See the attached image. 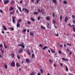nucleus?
Listing matches in <instances>:
<instances>
[{
  "mask_svg": "<svg viewBox=\"0 0 75 75\" xmlns=\"http://www.w3.org/2000/svg\"><path fill=\"white\" fill-rule=\"evenodd\" d=\"M26 61L27 63H28V62H30V60L29 59H26Z\"/></svg>",
  "mask_w": 75,
  "mask_h": 75,
  "instance_id": "18",
  "label": "nucleus"
},
{
  "mask_svg": "<svg viewBox=\"0 0 75 75\" xmlns=\"http://www.w3.org/2000/svg\"><path fill=\"white\" fill-rule=\"evenodd\" d=\"M73 23L74 24H75V20L73 21Z\"/></svg>",
  "mask_w": 75,
  "mask_h": 75,
  "instance_id": "55",
  "label": "nucleus"
},
{
  "mask_svg": "<svg viewBox=\"0 0 75 75\" xmlns=\"http://www.w3.org/2000/svg\"><path fill=\"white\" fill-rule=\"evenodd\" d=\"M28 24H31V23L30 22H28Z\"/></svg>",
  "mask_w": 75,
  "mask_h": 75,
  "instance_id": "60",
  "label": "nucleus"
},
{
  "mask_svg": "<svg viewBox=\"0 0 75 75\" xmlns=\"http://www.w3.org/2000/svg\"><path fill=\"white\" fill-rule=\"evenodd\" d=\"M49 62H50V64H52V62H53V60H51V59H49Z\"/></svg>",
  "mask_w": 75,
  "mask_h": 75,
  "instance_id": "9",
  "label": "nucleus"
},
{
  "mask_svg": "<svg viewBox=\"0 0 75 75\" xmlns=\"http://www.w3.org/2000/svg\"><path fill=\"white\" fill-rule=\"evenodd\" d=\"M1 52H2V54H3L4 53V51H3V50H2V49H1Z\"/></svg>",
  "mask_w": 75,
  "mask_h": 75,
  "instance_id": "45",
  "label": "nucleus"
},
{
  "mask_svg": "<svg viewBox=\"0 0 75 75\" xmlns=\"http://www.w3.org/2000/svg\"><path fill=\"white\" fill-rule=\"evenodd\" d=\"M41 28H42V29H44V30H45V27H44L42 26H41Z\"/></svg>",
  "mask_w": 75,
  "mask_h": 75,
  "instance_id": "28",
  "label": "nucleus"
},
{
  "mask_svg": "<svg viewBox=\"0 0 75 75\" xmlns=\"http://www.w3.org/2000/svg\"><path fill=\"white\" fill-rule=\"evenodd\" d=\"M10 29L12 30V31H13L14 29L13 28H10Z\"/></svg>",
  "mask_w": 75,
  "mask_h": 75,
  "instance_id": "43",
  "label": "nucleus"
},
{
  "mask_svg": "<svg viewBox=\"0 0 75 75\" xmlns=\"http://www.w3.org/2000/svg\"><path fill=\"white\" fill-rule=\"evenodd\" d=\"M15 19H16V17L15 16H13V23H15Z\"/></svg>",
  "mask_w": 75,
  "mask_h": 75,
  "instance_id": "4",
  "label": "nucleus"
},
{
  "mask_svg": "<svg viewBox=\"0 0 75 75\" xmlns=\"http://www.w3.org/2000/svg\"><path fill=\"white\" fill-rule=\"evenodd\" d=\"M40 1V0H37V1H36L37 3H39V2Z\"/></svg>",
  "mask_w": 75,
  "mask_h": 75,
  "instance_id": "42",
  "label": "nucleus"
},
{
  "mask_svg": "<svg viewBox=\"0 0 75 75\" xmlns=\"http://www.w3.org/2000/svg\"><path fill=\"white\" fill-rule=\"evenodd\" d=\"M52 1L53 3H57V0H52Z\"/></svg>",
  "mask_w": 75,
  "mask_h": 75,
  "instance_id": "35",
  "label": "nucleus"
},
{
  "mask_svg": "<svg viewBox=\"0 0 75 75\" xmlns=\"http://www.w3.org/2000/svg\"><path fill=\"white\" fill-rule=\"evenodd\" d=\"M10 56L12 58H13L14 57V53L11 54H10Z\"/></svg>",
  "mask_w": 75,
  "mask_h": 75,
  "instance_id": "3",
  "label": "nucleus"
},
{
  "mask_svg": "<svg viewBox=\"0 0 75 75\" xmlns=\"http://www.w3.org/2000/svg\"><path fill=\"white\" fill-rule=\"evenodd\" d=\"M14 11H12L10 13V14L11 15H12V14H14Z\"/></svg>",
  "mask_w": 75,
  "mask_h": 75,
  "instance_id": "12",
  "label": "nucleus"
},
{
  "mask_svg": "<svg viewBox=\"0 0 75 75\" xmlns=\"http://www.w3.org/2000/svg\"><path fill=\"white\" fill-rule=\"evenodd\" d=\"M73 30L75 32V27H74L73 28Z\"/></svg>",
  "mask_w": 75,
  "mask_h": 75,
  "instance_id": "53",
  "label": "nucleus"
},
{
  "mask_svg": "<svg viewBox=\"0 0 75 75\" xmlns=\"http://www.w3.org/2000/svg\"><path fill=\"white\" fill-rule=\"evenodd\" d=\"M63 3L66 4H67V1H64L63 2Z\"/></svg>",
  "mask_w": 75,
  "mask_h": 75,
  "instance_id": "30",
  "label": "nucleus"
},
{
  "mask_svg": "<svg viewBox=\"0 0 75 75\" xmlns=\"http://www.w3.org/2000/svg\"><path fill=\"white\" fill-rule=\"evenodd\" d=\"M21 20L19 19L18 20V22H17V23H21Z\"/></svg>",
  "mask_w": 75,
  "mask_h": 75,
  "instance_id": "33",
  "label": "nucleus"
},
{
  "mask_svg": "<svg viewBox=\"0 0 75 75\" xmlns=\"http://www.w3.org/2000/svg\"><path fill=\"white\" fill-rule=\"evenodd\" d=\"M25 10L27 13H28L29 12V10L27 9L26 8H25Z\"/></svg>",
  "mask_w": 75,
  "mask_h": 75,
  "instance_id": "13",
  "label": "nucleus"
},
{
  "mask_svg": "<svg viewBox=\"0 0 75 75\" xmlns=\"http://www.w3.org/2000/svg\"><path fill=\"white\" fill-rule=\"evenodd\" d=\"M46 19L47 20H50V18L49 17V16H47V17H46Z\"/></svg>",
  "mask_w": 75,
  "mask_h": 75,
  "instance_id": "27",
  "label": "nucleus"
},
{
  "mask_svg": "<svg viewBox=\"0 0 75 75\" xmlns=\"http://www.w3.org/2000/svg\"><path fill=\"white\" fill-rule=\"evenodd\" d=\"M34 54H32V58H34Z\"/></svg>",
  "mask_w": 75,
  "mask_h": 75,
  "instance_id": "34",
  "label": "nucleus"
},
{
  "mask_svg": "<svg viewBox=\"0 0 75 75\" xmlns=\"http://www.w3.org/2000/svg\"><path fill=\"white\" fill-rule=\"evenodd\" d=\"M47 25H48V26H50V23H47Z\"/></svg>",
  "mask_w": 75,
  "mask_h": 75,
  "instance_id": "59",
  "label": "nucleus"
},
{
  "mask_svg": "<svg viewBox=\"0 0 75 75\" xmlns=\"http://www.w3.org/2000/svg\"><path fill=\"white\" fill-rule=\"evenodd\" d=\"M67 45L68 46H72V45H71V44H70L67 43Z\"/></svg>",
  "mask_w": 75,
  "mask_h": 75,
  "instance_id": "37",
  "label": "nucleus"
},
{
  "mask_svg": "<svg viewBox=\"0 0 75 75\" xmlns=\"http://www.w3.org/2000/svg\"><path fill=\"white\" fill-rule=\"evenodd\" d=\"M38 13V12H34V14H35V15H37Z\"/></svg>",
  "mask_w": 75,
  "mask_h": 75,
  "instance_id": "19",
  "label": "nucleus"
},
{
  "mask_svg": "<svg viewBox=\"0 0 75 75\" xmlns=\"http://www.w3.org/2000/svg\"><path fill=\"white\" fill-rule=\"evenodd\" d=\"M39 47H43V45H42L41 44H40L39 45Z\"/></svg>",
  "mask_w": 75,
  "mask_h": 75,
  "instance_id": "38",
  "label": "nucleus"
},
{
  "mask_svg": "<svg viewBox=\"0 0 75 75\" xmlns=\"http://www.w3.org/2000/svg\"><path fill=\"white\" fill-rule=\"evenodd\" d=\"M14 3H15L14 1H11V4H13Z\"/></svg>",
  "mask_w": 75,
  "mask_h": 75,
  "instance_id": "36",
  "label": "nucleus"
},
{
  "mask_svg": "<svg viewBox=\"0 0 75 75\" xmlns=\"http://www.w3.org/2000/svg\"><path fill=\"white\" fill-rule=\"evenodd\" d=\"M16 13L17 14H19V12H18V11L17 9L16 11Z\"/></svg>",
  "mask_w": 75,
  "mask_h": 75,
  "instance_id": "39",
  "label": "nucleus"
},
{
  "mask_svg": "<svg viewBox=\"0 0 75 75\" xmlns=\"http://www.w3.org/2000/svg\"><path fill=\"white\" fill-rule=\"evenodd\" d=\"M22 31L23 32H26V31H27V29H25L23 30Z\"/></svg>",
  "mask_w": 75,
  "mask_h": 75,
  "instance_id": "32",
  "label": "nucleus"
},
{
  "mask_svg": "<svg viewBox=\"0 0 75 75\" xmlns=\"http://www.w3.org/2000/svg\"><path fill=\"white\" fill-rule=\"evenodd\" d=\"M11 67H15V62L13 61L11 63Z\"/></svg>",
  "mask_w": 75,
  "mask_h": 75,
  "instance_id": "1",
  "label": "nucleus"
},
{
  "mask_svg": "<svg viewBox=\"0 0 75 75\" xmlns=\"http://www.w3.org/2000/svg\"><path fill=\"white\" fill-rule=\"evenodd\" d=\"M18 9L21 12H22V11H21V7H18Z\"/></svg>",
  "mask_w": 75,
  "mask_h": 75,
  "instance_id": "22",
  "label": "nucleus"
},
{
  "mask_svg": "<svg viewBox=\"0 0 75 75\" xmlns=\"http://www.w3.org/2000/svg\"><path fill=\"white\" fill-rule=\"evenodd\" d=\"M58 35H59V34L58 33H57L56 35L55 36H57V37L58 36Z\"/></svg>",
  "mask_w": 75,
  "mask_h": 75,
  "instance_id": "50",
  "label": "nucleus"
},
{
  "mask_svg": "<svg viewBox=\"0 0 75 75\" xmlns=\"http://www.w3.org/2000/svg\"><path fill=\"white\" fill-rule=\"evenodd\" d=\"M24 45V43H22L20 45H18V46H19V47H22V45Z\"/></svg>",
  "mask_w": 75,
  "mask_h": 75,
  "instance_id": "11",
  "label": "nucleus"
},
{
  "mask_svg": "<svg viewBox=\"0 0 75 75\" xmlns=\"http://www.w3.org/2000/svg\"><path fill=\"white\" fill-rule=\"evenodd\" d=\"M66 71L67 72H68V68L67 66H66Z\"/></svg>",
  "mask_w": 75,
  "mask_h": 75,
  "instance_id": "26",
  "label": "nucleus"
},
{
  "mask_svg": "<svg viewBox=\"0 0 75 75\" xmlns=\"http://www.w3.org/2000/svg\"><path fill=\"white\" fill-rule=\"evenodd\" d=\"M17 57H18V59H20V57L19 56H18V55L17 56Z\"/></svg>",
  "mask_w": 75,
  "mask_h": 75,
  "instance_id": "56",
  "label": "nucleus"
},
{
  "mask_svg": "<svg viewBox=\"0 0 75 75\" xmlns=\"http://www.w3.org/2000/svg\"><path fill=\"white\" fill-rule=\"evenodd\" d=\"M4 67L5 69H7V64H5Z\"/></svg>",
  "mask_w": 75,
  "mask_h": 75,
  "instance_id": "24",
  "label": "nucleus"
},
{
  "mask_svg": "<svg viewBox=\"0 0 75 75\" xmlns=\"http://www.w3.org/2000/svg\"><path fill=\"white\" fill-rule=\"evenodd\" d=\"M47 48H48V46H45L42 48V49L43 50H45Z\"/></svg>",
  "mask_w": 75,
  "mask_h": 75,
  "instance_id": "17",
  "label": "nucleus"
},
{
  "mask_svg": "<svg viewBox=\"0 0 75 75\" xmlns=\"http://www.w3.org/2000/svg\"><path fill=\"white\" fill-rule=\"evenodd\" d=\"M4 30H7V28L5 26H4L3 27Z\"/></svg>",
  "mask_w": 75,
  "mask_h": 75,
  "instance_id": "10",
  "label": "nucleus"
},
{
  "mask_svg": "<svg viewBox=\"0 0 75 75\" xmlns=\"http://www.w3.org/2000/svg\"><path fill=\"white\" fill-rule=\"evenodd\" d=\"M37 75H41V74L40 73H38L37 74Z\"/></svg>",
  "mask_w": 75,
  "mask_h": 75,
  "instance_id": "64",
  "label": "nucleus"
},
{
  "mask_svg": "<svg viewBox=\"0 0 75 75\" xmlns=\"http://www.w3.org/2000/svg\"><path fill=\"white\" fill-rule=\"evenodd\" d=\"M0 13H3V11L1 10H0Z\"/></svg>",
  "mask_w": 75,
  "mask_h": 75,
  "instance_id": "58",
  "label": "nucleus"
},
{
  "mask_svg": "<svg viewBox=\"0 0 75 75\" xmlns=\"http://www.w3.org/2000/svg\"><path fill=\"white\" fill-rule=\"evenodd\" d=\"M68 17L66 16L65 17V19L64 20L65 22H67V21H68Z\"/></svg>",
  "mask_w": 75,
  "mask_h": 75,
  "instance_id": "6",
  "label": "nucleus"
},
{
  "mask_svg": "<svg viewBox=\"0 0 75 75\" xmlns=\"http://www.w3.org/2000/svg\"><path fill=\"white\" fill-rule=\"evenodd\" d=\"M53 66L54 67H56V65L55 64H54Z\"/></svg>",
  "mask_w": 75,
  "mask_h": 75,
  "instance_id": "61",
  "label": "nucleus"
},
{
  "mask_svg": "<svg viewBox=\"0 0 75 75\" xmlns=\"http://www.w3.org/2000/svg\"><path fill=\"white\" fill-rule=\"evenodd\" d=\"M14 9V8L12 7H11L10 9H9V11H11V10H13Z\"/></svg>",
  "mask_w": 75,
  "mask_h": 75,
  "instance_id": "23",
  "label": "nucleus"
},
{
  "mask_svg": "<svg viewBox=\"0 0 75 75\" xmlns=\"http://www.w3.org/2000/svg\"><path fill=\"white\" fill-rule=\"evenodd\" d=\"M27 32H28V33H29V32H30V30H29V29H27Z\"/></svg>",
  "mask_w": 75,
  "mask_h": 75,
  "instance_id": "54",
  "label": "nucleus"
},
{
  "mask_svg": "<svg viewBox=\"0 0 75 75\" xmlns=\"http://www.w3.org/2000/svg\"><path fill=\"white\" fill-rule=\"evenodd\" d=\"M25 47L24 46V45H22V47L23 48H24Z\"/></svg>",
  "mask_w": 75,
  "mask_h": 75,
  "instance_id": "52",
  "label": "nucleus"
},
{
  "mask_svg": "<svg viewBox=\"0 0 75 75\" xmlns=\"http://www.w3.org/2000/svg\"><path fill=\"white\" fill-rule=\"evenodd\" d=\"M9 1H10V0H6L5 1H4V4H7V3H9Z\"/></svg>",
  "mask_w": 75,
  "mask_h": 75,
  "instance_id": "2",
  "label": "nucleus"
},
{
  "mask_svg": "<svg viewBox=\"0 0 75 75\" xmlns=\"http://www.w3.org/2000/svg\"><path fill=\"white\" fill-rule=\"evenodd\" d=\"M20 65L18 64V63L16 62V67H18L19 66H20Z\"/></svg>",
  "mask_w": 75,
  "mask_h": 75,
  "instance_id": "15",
  "label": "nucleus"
},
{
  "mask_svg": "<svg viewBox=\"0 0 75 75\" xmlns=\"http://www.w3.org/2000/svg\"><path fill=\"white\" fill-rule=\"evenodd\" d=\"M40 20V17H38V21Z\"/></svg>",
  "mask_w": 75,
  "mask_h": 75,
  "instance_id": "47",
  "label": "nucleus"
},
{
  "mask_svg": "<svg viewBox=\"0 0 75 75\" xmlns=\"http://www.w3.org/2000/svg\"><path fill=\"white\" fill-rule=\"evenodd\" d=\"M60 65L61 66H62L63 65L62 63H60Z\"/></svg>",
  "mask_w": 75,
  "mask_h": 75,
  "instance_id": "57",
  "label": "nucleus"
},
{
  "mask_svg": "<svg viewBox=\"0 0 75 75\" xmlns=\"http://www.w3.org/2000/svg\"><path fill=\"white\" fill-rule=\"evenodd\" d=\"M17 27H20V24L18 22H17Z\"/></svg>",
  "mask_w": 75,
  "mask_h": 75,
  "instance_id": "14",
  "label": "nucleus"
},
{
  "mask_svg": "<svg viewBox=\"0 0 75 75\" xmlns=\"http://www.w3.org/2000/svg\"><path fill=\"white\" fill-rule=\"evenodd\" d=\"M56 23V22L54 20H53L52 21V23L54 24H55Z\"/></svg>",
  "mask_w": 75,
  "mask_h": 75,
  "instance_id": "31",
  "label": "nucleus"
},
{
  "mask_svg": "<svg viewBox=\"0 0 75 75\" xmlns=\"http://www.w3.org/2000/svg\"><path fill=\"white\" fill-rule=\"evenodd\" d=\"M52 16L53 17H55V13H54V12H53V14Z\"/></svg>",
  "mask_w": 75,
  "mask_h": 75,
  "instance_id": "40",
  "label": "nucleus"
},
{
  "mask_svg": "<svg viewBox=\"0 0 75 75\" xmlns=\"http://www.w3.org/2000/svg\"><path fill=\"white\" fill-rule=\"evenodd\" d=\"M32 74L33 75H34L35 74V71H33L32 72Z\"/></svg>",
  "mask_w": 75,
  "mask_h": 75,
  "instance_id": "49",
  "label": "nucleus"
},
{
  "mask_svg": "<svg viewBox=\"0 0 75 75\" xmlns=\"http://www.w3.org/2000/svg\"><path fill=\"white\" fill-rule=\"evenodd\" d=\"M23 51V50L22 48H21L19 51V53H21Z\"/></svg>",
  "mask_w": 75,
  "mask_h": 75,
  "instance_id": "5",
  "label": "nucleus"
},
{
  "mask_svg": "<svg viewBox=\"0 0 75 75\" xmlns=\"http://www.w3.org/2000/svg\"><path fill=\"white\" fill-rule=\"evenodd\" d=\"M23 3V1H20V3L21 4L22 3Z\"/></svg>",
  "mask_w": 75,
  "mask_h": 75,
  "instance_id": "62",
  "label": "nucleus"
},
{
  "mask_svg": "<svg viewBox=\"0 0 75 75\" xmlns=\"http://www.w3.org/2000/svg\"><path fill=\"white\" fill-rule=\"evenodd\" d=\"M30 35H32V36L34 35V33H33L32 32H30Z\"/></svg>",
  "mask_w": 75,
  "mask_h": 75,
  "instance_id": "16",
  "label": "nucleus"
},
{
  "mask_svg": "<svg viewBox=\"0 0 75 75\" xmlns=\"http://www.w3.org/2000/svg\"><path fill=\"white\" fill-rule=\"evenodd\" d=\"M26 52H27L28 54L29 55H31V53H30V52L28 50L26 51Z\"/></svg>",
  "mask_w": 75,
  "mask_h": 75,
  "instance_id": "7",
  "label": "nucleus"
},
{
  "mask_svg": "<svg viewBox=\"0 0 75 75\" xmlns=\"http://www.w3.org/2000/svg\"><path fill=\"white\" fill-rule=\"evenodd\" d=\"M30 20H32V21H35V19H34V18H30Z\"/></svg>",
  "mask_w": 75,
  "mask_h": 75,
  "instance_id": "21",
  "label": "nucleus"
},
{
  "mask_svg": "<svg viewBox=\"0 0 75 75\" xmlns=\"http://www.w3.org/2000/svg\"><path fill=\"white\" fill-rule=\"evenodd\" d=\"M51 51L52 52V53H55V51L53 50H51Z\"/></svg>",
  "mask_w": 75,
  "mask_h": 75,
  "instance_id": "29",
  "label": "nucleus"
},
{
  "mask_svg": "<svg viewBox=\"0 0 75 75\" xmlns=\"http://www.w3.org/2000/svg\"><path fill=\"white\" fill-rule=\"evenodd\" d=\"M4 45L5 48L7 49V46L5 44V43H4Z\"/></svg>",
  "mask_w": 75,
  "mask_h": 75,
  "instance_id": "20",
  "label": "nucleus"
},
{
  "mask_svg": "<svg viewBox=\"0 0 75 75\" xmlns=\"http://www.w3.org/2000/svg\"><path fill=\"white\" fill-rule=\"evenodd\" d=\"M62 15H60V17L59 20H62Z\"/></svg>",
  "mask_w": 75,
  "mask_h": 75,
  "instance_id": "25",
  "label": "nucleus"
},
{
  "mask_svg": "<svg viewBox=\"0 0 75 75\" xmlns=\"http://www.w3.org/2000/svg\"><path fill=\"white\" fill-rule=\"evenodd\" d=\"M62 60L64 61H68V59H65L64 58H62Z\"/></svg>",
  "mask_w": 75,
  "mask_h": 75,
  "instance_id": "8",
  "label": "nucleus"
},
{
  "mask_svg": "<svg viewBox=\"0 0 75 75\" xmlns=\"http://www.w3.org/2000/svg\"><path fill=\"white\" fill-rule=\"evenodd\" d=\"M0 47H3V45H2V44L0 45Z\"/></svg>",
  "mask_w": 75,
  "mask_h": 75,
  "instance_id": "48",
  "label": "nucleus"
},
{
  "mask_svg": "<svg viewBox=\"0 0 75 75\" xmlns=\"http://www.w3.org/2000/svg\"><path fill=\"white\" fill-rule=\"evenodd\" d=\"M1 33H2V34H4V31H2Z\"/></svg>",
  "mask_w": 75,
  "mask_h": 75,
  "instance_id": "63",
  "label": "nucleus"
},
{
  "mask_svg": "<svg viewBox=\"0 0 75 75\" xmlns=\"http://www.w3.org/2000/svg\"><path fill=\"white\" fill-rule=\"evenodd\" d=\"M68 25H69V26H70V27H71L72 26V25L71 24V23L68 24Z\"/></svg>",
  "mask_w": 75,
  "mask_h": 75,
  "instance_id": "44",
  "label": "nucleus"
},
{
  "mask_svg": "<svg viewBox=\"0 0 75 75\" xmlns=\"http://www.w3.org/2000/svg\"><path fill=\"white\" fill-rule=\"evenodd\" d=\"M59 47H60V48H62V45H60Z\"/></svg>",
  "mask_w": 75,
  "mask_h": 75,
  "instance_id": "51",
  "label": "nucleus"
},
{
  "mask_svg": "<svg viewBox=\"0 0 75 75\" xmlns=\"http://www.w3.org/2000/svg\"><path fill=\"white\" fill-rule=\"evenodd\" d=\"M58 52H59V54H61V51L60 50H59Z\"/></svg>",
  "mask_w": 75,
  "mask_h": 75,
  "instance_id": "46",
  "label": "nucleus"
},
{
  "mask_svg": "<svg viewBox=\"0 0 75 75\" xmlns=\"http://www.w3.org/2000/svg\"><path fill=\"white\" fill-rule=\"evenodd\" d=\"M38 12H39V13H41V11H40V9H38Z\"/></svg>",
  "mask_w": 75,
  "mask_h": 75,
  "instance_id": "41",
  "label": "nucleus"
}]
</instances>
